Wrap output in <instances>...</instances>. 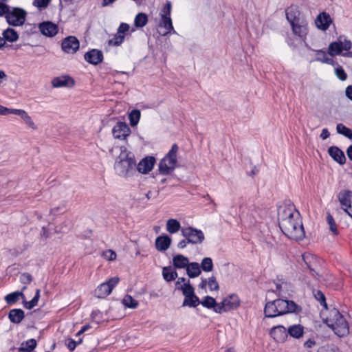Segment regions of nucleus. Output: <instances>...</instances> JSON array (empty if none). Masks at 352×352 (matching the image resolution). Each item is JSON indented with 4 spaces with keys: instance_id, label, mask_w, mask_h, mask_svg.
Instances as JSON below:
<instances>
[{
    "instance_id": "4468645a",
    "label": "nucleus",
    "mask_w": 352,
    "mask_h": 352,
    "mask_svg": "<svg viewBox=\"0 0 352 352\" xmlns=\"http://www.w3.org/2000/svg\"><path fill=\"white\" fill-rule=\"evenodd\" d=\"M270 335L276 342L283 343L287 340L288 333L283 325H278L270 329Z\"/></svg>"
},
{
    "instance_id": "69168bd1",
    "label": "nucleus",
    "mask_w": 352,
    "mask_h": 352,
    "mask_svg": "<svg viewBox=\"0 0 352 352\" xmlns=\"http://www.w3.org/2000/svg\"><path fill=\"white\" fill-rule=\"evenodd\" d=\"M64 207H65V206L63 205L62 206L52 208L50 209V212L51 214L56 215L57 214V212H60L63 209Z\"/></svg>"
},
{
    "instance_id": "338daca9",
    "label": "nucleus",
    "mask_w": 352,
    "mask_h": 352,
    "mask_svg": "<svg viewBox=\"0 0 352 352\" xmlns=\"http://www.w3.org/2000/svg\"><path fill=\"white\" fill-rule=\"evenodd\" d=\"M188 243H190V242L188 241V239L185 238L184 239L182 240L178 243L177 248L179 249H184V248L186 247Z\"/></svg>"
},
{
    "instance_id": "3c124183",
    "label": "nucleus",
    "mask_w": 352,
    "mask_h": 352,
    "mask_svg": "<svg viewBox=\"0 0 352 352\" xmlns=\"http://www.w3.org/2000/svg\"><path fill=\"white\" fill-rule=\"evenodd\" d=\"M327 222H328V223L329 225L330 230L335 234H338V231H337V228H336V222L334 221L333 217L329 213H328V214H327Z\"/></svg>"
},
{
    "instance_id": "f03ea898",
    "label": "nucleus",
    "mask_w": 352,
    "mask_h": 352,
    "mask_svg": "<svg viewBox=\"0 0 352 352\" xmlns=\"http://www.w3.org/2000/svg\"><path fill=\"white\" fill-rule=\"evenodd\" d=\"M114 168L122 177H129L136 172V162L134 155L125 146L120 147V153L116 160Z\"/></svg>"
},
{
    "instance_id": "2f4dec72",
    "label": "nucleus",
    "mask_w": 352,
    "mask_h": 352,
    "mask_svg": "<svg viewBox=\"0 0 352 352\" xmlns=\"http://www.w3.org/2000/svg\"><path fill=\"white\" fill-rule=\"evenodd\" d=\"M342 52V41L341 37L338 39V41H334L329 44L328 47V54L331 56H336L341 54Z\"/></svg>"
},
{
    "instance_id": "6e6d98bb",
    "label": "nucleus",
    "mask_w": 352,
    "mask_h": 352,
    "mask_svg": "<svg viewBox=\"0 0 352 352\" xmlns=\"http://www.w3.org/2000/svg\"><path fill=\"white\" fill-rule=\"evenodd\" d=\"M129 24L122 23L118 28L117 33L118 34L124 35V34L129 30Z\"/></svg>"
},
{
    "instance_id": "680f3d73",
    "label": "nucleus",
    "mask_w": 352,
    "mask_h": 352,
    "mask_svg": "<svg viewBox=\"0 0 352 352\" xmlns=\"http://www.w3.org/2000/svg\"><path fill=\"white\" fill-rule=\"evenodd\" d=\"M104 256L108 258L109 261H113L116 258V254L113 250H108L105 252Z\"/></svg>"
},
{
    "instance_id": "2eb2a0df",
    "label": "nucleus",
    "mask_w": 352,
    "mask_h": 352,
    "mask_svg": "<svg viewBox=\"0 0 352 352\" xmlns=\"http://www.w3.org/2000/svg\"><path fill=\"white\" fill-rule=\"evenodd\" d=\"M155 163V159L153 156H147L143 158L140 162L136 164V170L139 173L146 174L151 171Z\"/></svg>"
},
{
    "instance_id": "6ab92c4d",
    "label": "nucleus",
    "mask_w": 352,
    "mask_h": 352,
    "mask_svg": "<svg viewBox=\"0 0 352 352\" xmlns=\"http://www.w3.org/2000/svg\"><path fill=\"white\" fill-rule=\"evenodd\" d=\"M332 23L330 15L324 12L320 13L315 21L317 28L321 30H327Z\"/></svg>"
},
{
    "instance_id": "39448f33",
    "label": "nucleus",
    "mask_w": 352,
    "mask_h": 352,
    "mask_svg": "<svg viewBox=\"0 0 352 352\" xmlns=\"http://www.w3.org/2000/svg\"><path fill=\"white\" fill-rule=\"evenodd\" d=\"M27 14V12L23 8L14 7L10 9V8L6 15V20L10 25L21 26L25 22Z\"/></svg>"
},
{
    "instance_id": "cd10ccee",
    "label": "nucleus",
    "mask_w": 352,
    "mask_h": 352,
    "mask_svg": "<svg viewBox=\"0 0 352 352\" xmlns=\"http://www.w3.org/2000/svg\"><path fill=\"white\" fill-rule=\"evenodd\" d=\"M264 314L266 318H275L279 316L276 304H275L274 300L269 301L265 304Z\"/></svg>"
},
{
    "instance_id": "58836bf2",
    "label": "nucleus",
    "mask_w": 352,
    "mask_h": 352,
    "mask_svg": "<svg viewBox=\"0 0 352 352\" xmlns=\"http://www.w3.org/2000/svg\"><path fill=\"white\" fill-rule=\"evenodd\" d=\"M337 133L341 134L346 138L351 140L352 139V130L342 123H339L336 126Z\"/></svg>"
},
{
    "instance_id": "bf43d9fd",
    "label": "nucleus",
    "mask_w": 352,
    "mask_h": 352,
    "mask_svg": "<svg viewBox=\"0 0 352 352\" xmlns=\"http://www.w3.org/2000/svg\"><path fill=\"white\" fill-rule=\"evenodd\" d=\"M10 6L4 3L0 2V16L7 14L9 11Z\"/></svg>"
},
{
    "instance_id": "603ef678",
    "label": "nucleus",
    "mask_w": 352,
    "mask_h": 352,
    "mask_svg": "<svg viewBox=\"0 0 352 352\" xmlns=\"http://www.w3.org/2000/svg\"><path fill=\"white\" fill-rule=\"evenodd\" d=\"M316 52V59L315 60L319 61L324 63V59L327 57V53L325 51L322 50H313Z\"/></svg>"
},
{
    "instance_id": "4c0bfd02",
    "label": "nucleus",
    "mask_w": 352,
    "mask_h": 352,
    "mask_svg": "<svg viewBox=\"0 0 352 352\" xmlns=\"http://www.w3.org/2000/svg\"><path fill=\"white\" fill-rule=\"evenodd\" d=\"M20 296L22 297L23 298H25V296L23 293V291L14 292L6 295L5 296V300L7 302V304L12 305L19 299Z\"/></svg>"
},
{
    "instance_id": "393cba45",
    "label": "nucleus",
    "mask_w": 352,
    "mask_h": 352,
    "mask_svg": "<svg viewBox=\"0 0 352 352\" xmlns=\"http://www.w3.org/2000/svg\"><path fill=\"white\" fill-rule=\"evenodd\" d=\"M228 311L235 309L240 305V300L236 294H230L222 300Z\"/></svg>"
},
{
    "instance_id": "c9c22d12",
    "label": "nucleus",
    "mask_w": 352,
    "mask_h": 352,
    "mask_svg": "<svg viewBox=\"0 0 352 352\" xmlns=\"http://www.w3.org/2000/svg\"><path fill=\"white\" fill-rule=\"evenodd\" d=\"M148 23V16L145 13L140 12L138 13L134 19V25L138 28H143Z\"/></svg>"
},
{
    "instance_id": "bb28decb",
    "label": "nucleus",
    "mask_w": 352,
    "mask_h": 352,
    "mask_svg": "<svg viewBox=\"0 0 352 352\" xmlns=\"http://www.w3.org/2000/svg\"><path fill=\"white\" fill-rule=\"evenodd\" d=\"M189 263L188 257L184 256L182 254H177L173 258V265L175 270L176 269H184L187 267Z\"/></svg>"
},
{
    "instance_id": "20e7f679",
    "label": "nucleus",
    "mask_w": 352,
    "mask_h": 352,
    "mask_svg": "<svg viewBox=\"0 0 352 352\" xmlns=\"http://www.w3.org/2000/svg\"><path fill=\"white\" fill-rule=\"evenodd\" d=\"M179 147L177 144H173L170 150L165 157L160 162L158 168L160 174L168 175L175 168L177 162V153Z\"/></svg>"
},
{
    "instance_id": "8fccbe9b",
    "label": "nucleus",
    "mask_w": 352,
    "mask_h": 352,
    "mask_svg": "<svg viewBox=\"0 0 352 352\" xmlns=\"http://www.w3.org/2000/svg\"><path fill=\"white\" fill-rule=\"evenodd\" d=\"M335 74L336 76L342 81L345 80L347 78L346 73L341 66L338 65V67L335 68Z\"/></svg>"
},
{
    "instance_id": "b1692460",
    "label": "nucleus",
    "mask_w": 352,
    "mask_h": 352,
    "mask_svg": "<svg viewBox=\"0 0 352 352\" xmlns=\"http://www.w3.org/2000/svg\"><path fill=\"white\" fill-rule=\"evenodd\" d=\"M171 241V238L166 234L159 236L155 240V248L158 251H166L170 248Z\"/></svg>"
},
{
    "instance_id": "9d476101",
    "label": "nucleus",
    "mask_w": 352,
    "mask_h": 352,
    "mask_svg": "<svg viewBox=\"0 0 352 352\" xmlns=\"http://www.w3.org/2000/svg\"><path fill=\"white\" fill-rule=\"evenodd\" d=\"M119 280L118 277H113L100 284L94 291L95 296L98 298H105L111 293L113 289L119 283Z\"/></svg>"
},
{
    "instance_id": "de8ad7c7",
    "label": "nucleus",
    "mask_w": 352,
    "mask_h": 352,
    "mask_svg": "<svg viewBox=\"0 0 352 352\" xmlns=\"http://www.w3.org/2000/svg\"><path fill=\"white\" fill-rule=\"evenodd\" d=\"M21 118L23 120L25 123L28 125L32 129H36L37 127L35 125L34 122L32 121L31 117L28 114V113L24 111L22 113Z\"/></svg>"
},
{
    "instance_id": "1a4fd4ad",
    "label": "nucleus",
    "mask_w": 352,
    "mask_h": 352,
    "mask_svg": "<svg viewBox=\"0 0 352 352\" xmlns=\"http://www.w3.org/2000/svg\"><path fill=\"white\" fill-rule=\"evenodd\" d=\"M276 304L279 316H282L288 313H298L301 311V307L295 303L293 300L276 299L274 300Z\"/></svg>"
},
{
    "instance_id": "a18cd8bd",
    "label": "nucleus",
    "mask_w": 352,
    "mask_h": 352,
    "mask_svg": "<svg viewBox=\"0 0 352 352\" xmlns=\"http://www.w3.org/2000/svg\"><path fill=\"white\" fill-rule=\"evenodd\" d=\"M32 280V276L28 272L22 273L20 275V282L25 285L30 284ZM25 289L26 286H23L22 291L25 290Z\"/></svg>"
},
{
    "instance_id": "a211bd4d",
    "label": "nucleus",
    "mask_w": 352,
    "mask_h": 352,
    "mask_svg": "<svg viewBox=\"0 0 352 352\" xmlns=\"http://www.w3.org/2000/svg\"><path fill=\"white\" fill-rule=\"evenodd\" d=\"M41 32L48 37L54 36L58 32V26L51 21H44L39 24Z\"/></svg>"
},
{
    "instance_id": "a878e982",
    "label": "nucleus",
    "mask_w": 352,
    "mask_h": 352,
    "mask_svg": "<svg viewBox=\"0 0 352 352\" xmlns=\"http://www.w3.org/2000/svg\"><path fill=\"white\" fill-rule=\"evenodd\" d=\"M25 318V313L21 309H12L8 313V318L14 324H19Z\"/></svg>"
},
{
    "instance_id": "c85d7f7f",
    "label": "nucleus",
    "mask_w": 352,
    "mask_h": 352,
    "mask_svg": "<svg viewBox=\"0 0 352 352\" xmlns=\"http://www.w3.org/2000/svg\"><path fill=\"white\" fill-rule=\"evenodd\" d=\"M201 273L200 265L197 262L188 263L186 267V274L189 278H195L199 276Z\"/></svg>"
},
{
    "instance_id": "0e129e2a",
    "label": "nucleus",
    "mask_w": 352,
    "mask_h": 352,
    "mask_svg": "<svg viewBox=\"0 0 352 352\" xmlns=\"http://www.w3.org/2000/svg\"><path fill=\"white\" fill-rule=\"evenodd\" d=\"M324 63L337 67L338 65V63L332 58H329L327 56L326 58L324 59Z\"/></svg>"
},
{
    "instance_id": "37998d69",
    "label": "nucleus",
    "mask_w": 352,
    "mask_h": 352,
    "mask_svg": "<svg viewBox=\"0 0 352 352\" xmlns=\"http://www.w3.org/2000/svg\"><path fill=\"white\" fill-rule=\"evenodd\" d=\"M124 38L125 35L116 33L111 39L109 40L108 44L110 46H120L124 42Z\"/></svg>"
},
{
    "instance_id": "dca6fc26",
    "label": "nucleus",
    "mask_w": 352,
    "mask_h": 352,
    "mask_svg": "<svg viewBox=\"0 0 352 352\" xmlns=\"http://www.w3.org/2000/svg\"><path fill=\"white\" fill-rule=\"evenodd\" d=\"M338 201L344 212H348L352 204V191L349 190H340L338 195Z\"/></svg>"
},
{
    "instance_id": "774afa93",
    "label": "nucleus",
    "mask_w": 352,
    "mask_h": 352,
    "mask_svg": "<svg viewBox=\"0 0 352 352\" xmlns=\"http://www.w3.org/2000/svg\"><path fill=\"white\" fill-rule=\"evenodd\" d=\"M346 96L352 100V85H349L345 90Z\"/></svg>"
},
{
    "instance_id": "6e6552de",
    "label": "nucleus",
    "mask_w": 352,
    "mask_h": 352,
    "mask_svg": "<svg viewBox=\"0 0 352 352\" xmlns=\"http://www.w3.org/2000/svg\"><path fill=\"white\" fill-rule=\"evenodd\" d=\"M181 232L182 236L188 239L190 243L200 244L204 241V234L201 230L189 226L182 228Z\"/></svg>"
},
{
    "instance_id": "79ce46f5",
    "label": "nucleus",
    "mask_w": 352,
    "mask_h": 352,
    "mask_svg": "<svg viewBox=\"0 0 352 352\" xmlns=\"http://www.w3.org/2000/svg\"><path fill=\"white\" fill-rule=\"evenodd\" d=\"M122 304L125 307L131 309H135L138 306V302L128 294L122 299Z\"/></svg>"
},
{
    "instance_id": "5fc2aeb1",
    "label": "nucleus",
    "mask_w": 352,
    "mask_h": 352,
    "mask_svg": "<svg viewBox=\"0 0 352 352\" xmlns=\"http://www.w3.org/2000/svg\"><path fill=\"white\" fill-rule=\"evenodd\" d=\"M171 8H172L171 3L170 1H167L166 3V4L164 5L160 15L161 16L165 15L166 16H170Z\"/></svg>"
},
{
    "instance_id": "ea45409f",
    "label": "nucleus",
    "mask_w": 352,
    "mask_h": 352,
    "mask_svg": "<svg viewBox=\"0 0 352 352\" xmlns=\"http://www.w3.org/2000/svg\"><path fill=\"white\" fill-rule=\"evenodd\" d=\"M141 113L138 109L132 110L129 114V119L131 126H135L140 119Z\"/></svg>"
},
{
    "instance_id": "13d9d810",
    "label": "nucleus",
    "mask_w": 352,
    "mask_h": 352,
    "mask_svg": "<svg viewBox=\"0 0 352 352\" xmlns=\"http://www.w3.org/2000/svg\"><path fill=\"white\" fill-rule=\"evenodd\" d=\"M66 345L68 349L71 351H74L76 347V341L73 340L72 338H67L66 340Z\"/></svg>"
},
{
    "instance_id": "412c9836",
    "label": "nucleus",
    "mask_w": 352,
    "mask_h": 352,
    "mask_svg": "<svg viewBox=\"0 0 352 352\" xmlns=\"http://www.w3.org/2000/svg\"><path fill=\"white\" fill-rule=\"evenodd\" d=\"M329 155L334 161L340 165H343L346 162V157L344 152L338 146H332L328 148Z\"/></svg>"
},
{
    "instance_id": "c03bdc74",
    "label": "nucleus",
    "mask_w": 352,
    "mask_h": 352,
    "mask_svg": "<svg viewBox=\"0 0 352 352\" xmlns=\"http://www.w3.org/2000/svg\"><path fill=\"white\" fill-rule=\"evenodd\" d=\"M200 304L204 307L211 309L216 305V300L212 296H206L203 298L201 301L200 300Z\"/></svg>"
},
{
    "instance_id": "052dcab7",
    "label": "nucleus",
    "mask_w": 352,
    "mask_h": 352,
    "mask_svg": "<svg viewBox=\"0 0 352 352\" xmlns=\"http://www.w3.org/2000/svg\"><path fill=\"white\" fill-rule=\"evenodd\" d=\"M188 280V279H186L184 277L178 278L177 280L175 283V289L182 291L180 287H183L184 284L186 283Z\"/></svg>"
},
{
    "instance_id": "5701e85b",
    "label": "nucleus",
    "mask_w": 352,
    "mask_h": 352,
    "mask_svg": "<svg viewBox=\"0 0 352 352\" xmlns=\"http://www.w3.org/2000/svg\"><path fill=\"white\" fill-rule=\"evenodd\" d=\"M159 27L164 28L165 29L164 32H162V33L160 32V34L162 36H165L168 34L170 33L171 32H173V34H176V32L174 30L173 26L172 20H171L170 16H166L165 15L161 16V19L159 23Z\"/></svg>"
},
{
    "instance_id": "72a5a7b5",
    "label": "nucleus",
    "mask_w": 352,
    "mask_h": 352,
    "mask_svg": "<svg viewBox=\"0 0 352 352\" xmlns=\"http://www.w3.org/2000/svg\"><path fill=\"white\" fill-rule=\"evenodd\" d=\"M287 333L294 338H300L304 333V328L300 324L292 325L288 328Z\"/></svg>"
},
{
    "instance_id": "473e14b6",
    "label": "nucleus",
    "mask_w": 352,
    "mask_h": 352,
    "mask_svg": "<svg viewBox=\"0 0 352 352\" xmlns=\"http://www.w3.org/2000/svg\"><path fill=\"white\" fill-rule=\"evenodd\" d=\"M3 38L5 42L6 41L10 43H13L19 39V34L13 28H8L3 32Z\"/></svg>"
},
{
    "instance_id": "49530a36",
    "label": "nucleus",
    "mask_w": 352,
    "mask_h": 352,
    "mask_svg": "<svg viewBox=\"0 0 352 352\" xmlns=\"http://www.w3.org/2000/svg\"><path fill=\"white\" fill-rule=\"evenodd\" d=\"M315 298L320 302V305L324 307L327 308L326 303V298L323 292L320 290H317L316 292L314 291Z\"/></svg>"
},
{
    "instance_id": "ddd939ff",
    "label": "nucleus",
    "mask_w": 352,
    "mask_h": 352,
    "mask_svg": "<svg viewBox=\"0 0 352 352\" xmlns=\"http://www.w3.org/2000/svg\"><path fill=\"white\" fill-rule=\"evenodd\" d=\"M80 47L78 38L74 36H69L64 38L61 43L62 50L68 54H74Z\"/></svg>"
},
{
    "instance_id": "4d7b16f0",
    "label": "nucleus",
    "mask_w": 352,
    "mask_h": 352,
    "mask_svg": "<svg viewBox=\"0 0 352 352\" xmlns=\"http://www.w3.org/2000/svg\"><path fill=\"white\" fill-rule=\"evenodd\" d=\"M50 0H34L33 5L36 7L43 8L47 6Z\"/></svg>"
},
{
    "instance_id": "9b49d317",
    "label": "nucleus",
    "mask_w": 352,
    "mask_h": 352,
    "mask_svg": "<svg viewBox=\"0 0 352 352\" xmlns=\"http://www.w3.org/2000/svg\"><path fill=\"white\" fill-rule=\"evenodd\" d=\"M302 259L307 267L309 270L311 276L316 280H319L320 276L316 271V267L318 265L316 258L310 253H304L302 255Z\"/></svg>"
},
{
    "instance_id": "09e8293b",
    "label": "nucleus",
    "mask_w": 352,
    "mask_h": 352,
    "mask_svg": "<svg viewBox=\"0 0 352 352\" xmlns=\"http://www.w3.org/2000/svg\"><path fill=\"white\" fill-rule=\"evenodd\" d=\"M208 285L210 291H218L219 289V283L214 276L208 278Z\"/></svg>"
},
{
    "instance_id": "f8f14e48",
    "label": "nucleus",
    "mask_w": 352,
    "mask_h": 352,
    "mask_svg": "<svg viewBox=\"0 0 352 352\" xmlns=\"http://www.w3.org/2000/svg\"><path fill=\"white\" fill-rule=\"evenodd\" d=\"M112 133L115 138L125 140L131 133L129 125L124 122H118L112 129Z\"/></svg>"
},
{
    "instance_id": "7ed1b4c3",
    "label": "nucleus",
    "mask_w": 352,
    "mask_h": 352,
    "mask_svg": "<svg viewBox=\"0 0 352 352\" xmlns=\"http://www.w3.org/2000/svg\"><path fill=\"white\" fill-rule=\"evenodd\" d=\"M324 322L340 338L345 337L349 334V326L347 321L338 309L336 308H333L329 311Z\"/></svg>"
},
{
    "instance_id": "f257e3e1",
    "label": "nucleus",
    "mask_w": 352,
    "mask_h": 352,
    "mask_svg": "<svg viewBox=\"0 0 352 352\" xmlns=\"http://www.w3.org/2000/svg\"><path fill=\"white\" fill-rule=\"evenodd\" d=\"M278 226L283 233L294 241L302 240L305 231L299 212L294 204L285 206L278 213Z\"/></svg>"
},
{
    "instance_id": "423d86ee",
    "label": "nucleus",
    "mask_w": 352,
    "mask_h": 352,
    "mask_svg": "<svg viewBox=\"0 0 352 352\" xmlns=\"http://www.w3.org/2000/svg\"><path fill=\"white\" fill-rule=\"evenodd\" d=\"M182 289V294L184 296V299L182 303L183 307H196L200 304L199 298L195 293V289L190 284V280H188L186 283L184 284Z\"/></svg>"
},
{
    "instance_id": "e433bc0d",
    "label": "nucleus",
    "mask_w": 352,
    "mask_h": 352,
    "mask_svg": "<svg viewBox=\"0 0 352 352\" xmlns=\"http://www.w3.org/2000/svg\"><path fill=\"white\" fill-rule=\"evenodd\" d=\"M40 289H36L35 295L30 301H26L25 299L23 301V306L27 309H32L37 305L39 298H40Z\"/></svg>"
},
{
    "instance_id": "f3484780",
    "label": "nucleus",
    "mask_w": 352,
    "mask_h": 352,
    "mask_svg": "<svg viewBox=\"0 0 352 352\" xmlns=\"http://www.w3.org/2000/svg\"><path fill=\"white\" fill-rule=\"evenodd\" d=\"M85 60L90 64L96 65L103 60V54L100 50L93 49L84 55Z\"/></svg>"
},
{
    "instance_id": "a19ab883",
    "label": "nucleus",
    "mask_w": 352,
    "mask_h": 352,
    "mask_svg": "<svg viewBox=\"0 0 352 352\" xmlns=\"http://www.w3.org/2000/svg\"><path fill=\"white\" fill-rule=\"evenodd\" d=\"M200 269L204 272H209L213 270V262L211 258L205 257L201 262Z\"/></svg>"
},
{
    "instance_id": "e2e57ef3",
    "label": "nucleus",
    "mask_w": 352,
    "mask_h": 352,
    "mask_svg": "<svg viewBox=\"0 0 352 352\" xmlns=\"http://www.w3.org/2000/svg\"><path fill=\"white\" fill-rule=\"evenodd\" d=\"M352 47V43L351 41L344 38L342 41V50L349 51Z\"/></svg>"
},
{
    "instance_id": "aec40b11",
    "label": "nucleus",
    "mask_w": 352,
    "mask_h": 352,
    "mask_svg": "<svg viewBox=\"0 0 352 352\" xmlns=\"http://www.w3.org/2000/svg\"><path fill=\"white\" fill-rule=\"evenodd\" d=\"M52 84L54 87H72L75 81L69 76H62L54 78Z\"/></svg>"
},
{
    "instance_id": "864d4df0",
    "label": "nucleus",
    "mask_w": 352,
    "mask_h": 352,
    "mask_svg": "<svg viewBox=\"0 0 352 352\" xmlns=\"http://www.w3.org/2000/svg\"><path fill=\"white\" fill-rule=\"evenodd\" d=\"M212 309H213V311L217 314H222V313L228 311V309H226V306L224 305V303L223 301L220 303H217L216 302V305H214V307H212Z\"/></svg>"
},
{
    "instance_id": "4be33fe9",
    "label": "nucleus",
    "mask_w": 352,
    "mask_h": 352,
    "mask_svg": "<svg viewBox=\"0 0 352 352\" xmlns=\"http://www.w3.org/2000/svg\"><path fill=\"white\" fill-rule=\"evenodd\" d=\"M292 30L294 35L298 36L302 41L307 38L309 32L308 21L306 20L302 23H299L292 28Z\"/></svg>"
},
{
    "instance_id": "c756f323",
    "label": "nucleus",
    "mask_w": 352,
    "mask_h": 352,
    "mask_svg": "<svg viewBox=\"0 0 352 352\" xmlns=\"http://www.w3.org/2000/svg\"><path fill=\"white\" fill-rule=\"evenodd\" d=\"M36 346V340L32 338L26 342H22L19 348H14L13 350H16L17 352H32Z\"/></svg>"
},
{
    "instance_id": "7c9ffc66",
    "label": "nucleus",
    "mask_w": 352,
    "mask_h": 352,
    "mask_svg": "<svg viewBox=\"0 0 352 352\" xmlns=\"http://www.w3.org/2000/svg\"><path fill=\"white\" fill-rule=\"evenodd\" d=\"M162 276L166 281L171 282L177 278L178 274L171 266H167L162 268Z\"/></svg>"
},
{
    "instance_id": "0eeeda50",
    "label": "nucleus",
    "mask_w": 352,
    "mask_h": 352,
    "mask_svg": "<svg viewBox=\"0 0 352 352\" xmlns=\"http://www.w3.org/2000/svg\"><path fill=\"white\" fill-rule=\"evenodd\" d=\"M285 16L291 25V28L299 23H302L303 21L307 20L296 5H291L287 7L285 9Z\"/></svg>"
},
{
    "instance_id": "f704fd0d",
    "label": "nucleus",
    "mask_w": 352,
    "mask_h": 352,
    "mask_svg": "<svg viewBox=\"0 0 352 352\" xmlns=\"http://www.w3.org/2000/svg\"><path fill=\"white\" fill-rule=\"evenodd\" d=\"M181 228L180 223L175 219H170L166 222V230L170 233H176Z\"/></svg>"
}]
</instances>
